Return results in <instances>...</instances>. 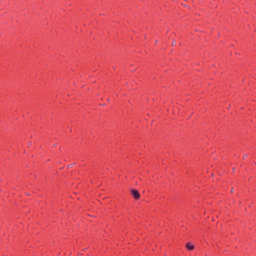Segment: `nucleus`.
<instances>
[{"mask_svg":"<svg viewBox=\"0 0 256 256\" xmlns=\"http://www.w3.org/2000/svg\"><path fill=\"white\" fill-rule=\"evenodd\" d=\"M186 248L188 249V251H193V249H195V246L193 244H191V243H188L186 245Z\"/></svg>","mask_w":256,"mask_h":256,"instance_id":"2","label":"nucleus"},{"mask_svg":"<svg viewBox=\"0 0 256 256\" xmlns=\"http://www.w3.org/2000/svg\"><path fill=\"white\" fill-rule=\"evenodd\" d=\"M131 193H132V197H134V199H140L141 198V194L139 193L138 190L133 189Z\"/></svg>","mask_w":256,"mask_h":256,"instance_id":"1","label":"nucleus"}]
</instances>
